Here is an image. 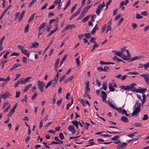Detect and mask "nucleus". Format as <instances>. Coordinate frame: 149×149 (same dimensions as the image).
Listing matches in <instances>:
<instances>
[{
    "label": "nucleus",
    "instance_id": "5701e85b",
    "mask_svg": "<svg viewBox=\"0 0 149 149\" xmlns=\"http://www.w3.org/2000/svg\"><path fill=\"white\" fill-rule=\"evenodd\" d=\"M35 15V13H34L30 17V18L29 20H28V22L29 23L31 21H33V19L34 18V16Z\"/></svg>",
    "mask_w": 149,
    "mask_h": 149
},
{
    "label": "nucleus",
    "instance_id": "c03bdc74",
    "mask_svg": "<svg viewBox=\"0 0 149 149\" xmlns=\"http://www.w3.org/2000/svg\"><path fill=\"white\" fill-rule=\"evenodd\" d=\"M116 52V54L120 57L121 56V55H123V52H121L117 51Z\"/></svg>",
    "mask_w": 149,
    "mask_h": 149
},
{
    "label": "nucleus",
    "instance_id": "bf43d9fd",
    "mask_svg": "<svg viewBox=\"0 0 149 149\" xmlns=\"http://www.w3.org/2000/svg\"><path fill=\"white\" fill-rule=\"evenodd\" d=\"M115 109L119 113H121L122 111V109L121 108H117L116 107Z\"/></svg>",
    "mask_w": 149,
    "mask_h": 149
},
{
    "label": "nucleus",
    "instance_id": "39448f33",
    "mask_svg": "<svg viewBox=\"0 0 149 149\" xmlns=\"http://www.w3.org/2000/svg\"><path fill=\"white\" fill-rule=\"evenodd\" d=\"M38 29L39 30V32L38 33V38H39V36L42 35L43 33L45 31V28H43V26H42L41 24L38 27Z\"/></svg>",
    "mask_w": 149,
    "mask_h": 149
},
{
    "label": "nucleus",
    "instance_id": "bb28decb",
    "mask_svg": "<svg viewBox=\"0 0 149 149\" xmlns=\"http://www.w3.org/2000/svg\"><path fill=\"white\" fill-rule=\"evenodd\" d=\"M84 34V37L87 39L91 37V35L89 33H85Z\"/></svg>",
    "mask_w": 149,
    "mask_h": 149
},
{
    "label": "nucleus",
    "instance_id": "2eb2a0df",
    "mask_svg": "<svg viewBox=\"0 0 149 149\" xmlns=\"http://www.w3.org/2000/svg\"><path fill=\"white\" fill-rule=\"evenodd\" d=\"M74 77L73 76H72L70 77H69L67 79L64 81L63 82L64 84H66L68 82V81H71Z\"/></svg>",
    "mask_w": 149,
    "mask_h": 149
},
{
    "label": "nucleus",
    "instance_id": "680f3d73",
    "mask_svg": "<svg viewBox=\"0 0 149 149\" xmlns=\"http://www.w3.org/2000/svg\"><path fill=\"white\" fill-rule=\"evenodd\" d=\"M148 77H148L146 76L144 77L145 80L147 84H148V81H149V79Z\"/></svg>",
    "mask_w": 149,
    "mask_h": 149
},
{
    "label": "nucleus",
    "instance_id": "58836bf2",
    "mask_svg": "<svg viewBox=\"0 0 149 149\" xmlns=\"http://www.w3.org/2000/svg\"><path fill=\"white\" fill-rule=\"evenodd\" d=\"M37 96V93L36 91L34 92L33 95L32 96V100H33L35 98H36Z\"/></svg>",
    "mask_w": 149,
    "mask_h": 149
},
{
    "label": "nucleus",
    "instance_id": "49530a36",
    "mask_svg": "<svg viewBox=\"0 0 149 149\" xmlns=\"http://www.w3.org/2000/svg\"><path fill=\"white\" fill-rule=\"evenodd\" d=\"M79 57H78L76 59V61L78 66H79L80 65V62L79 60Z\"/></svg>",
    "mask_w": 149,
    "mask_h": 149
},
{
    "label": "nucleus",
    "instance_id": "c9c22d12",
    "mask_svg": "<svg viewBox=\"0 0 149 149\" xmlns=\"http://www.w3.org/2000/svg\"><path fill=\"white\" fill-rule=\"evenodd\" d=\"M52 80H51L47 83V84L46 86L45 89H47L49 86H50L52 85Z\"/></svg>",
    "mask_w": 149,
    "mask_h": 149
},
{
    "label": "nucleus",
    "instance_id": "338daca9",
    "mask_svg": "<svg viewBox=\"0 0 149 149\" xmlns=\"http://www.w3.org/2000/svg\"><path fill=\"white\" fill-rule=\"evenodd\" d=\"M23 62L24 63H27V58L25 56H24L23 58L22 59Z\"/></svg>",
    "mask_w": 149,
    "mask_h": 149
},
{
    "label": "nucleus",
    "instance_id": "864d4df0",
    "mask_svg": "<svg viewBox=\"0 0 149 149\" xmlns=\"http://www.w3.org/2000/svg\"><path fill=\"white\" fill-rule=\"evenodd\" d=\"M120 138V136H114L113 138L111 139V140L114 141L115 140H117V139H119Z\"/></svg>",
    "mask_w": 149,
    "mask_h": 149
},
{
    "label": "nucleus",
    "instance_id": "b1692460",
    "mask_svg": "<svg viewBox=\"0 0 149 149\" xmlns=\"http://www.w3.org/2000/svg\"><path fill=\"white\" fill-rule=\"evenodd\" d=\"M22 83V80H21L20 79L19 80L16 82V83L15 84L14 87L16 88L18 86V85L20 83Z\"/></svg>",
    "mask_w": 149,
    "mask_h": 149
},
{
    "label": "nucleus",
    "instance_id": "473e14b6",
    "mask_svg": "<svg viewBox=\"0 0 149 149\" xmlns=\"http://www.w3.org/2000/svg\"><path fill=\"white\" fill-rule=\"evenodd\" d=\"M81 8L79 9L78 10H77L74 13L73 15L74 17L78 15L80 13V10Z\"/></svg>",
    "mask_w": 149,
    "mask_h": 149
},
{
    "label": "nucleus",
    "instance_id": "774afa93",
    "mask_svg": "<svg viewBox=\"0 0 149 149\" xmlns=\"http://www.w3.org/2000/svg\"><path fill=\"white\" fill-rule=\"evenodd\" d=\"M20 93V92H16L15 97L16 98L18 97H19Z\"/></svg>",
    "mask_w": 149,
    "mask_h": 149
},
{
    "label": "nucleus",
    "instance_id": "aec40b11",
    "mask_svg": "<svg viewBox=\"0 0 149 149\" xmlns=\"http://www.w3.org/2000/svg\"><path fill=\"white\" fill-rule=\"evenodd\" d=\"M120 120L122 121L125 122H128L129 121L127 118L124 116L121 117L120 118Z\"/></svg>",
    "mask_w": 149,
    "mask_h": 149
},
{
    "label": "nucleus",
    "instance_id": "f257e3e1",
    "mask_svg": "<svg viewBox=\"0 0 149 149\" xmlns=\"http://www.w3.org/2000/svg\"><path fill=\"white\" fill-rule=\"evenodd\" d=\"M141 105V103L139 102V100H137L133 107V109H135V110L131 114V116L133 117L137 115L138 113L140 111Z\"/></svg>",
    "mask_w": 149,
    "mask_h": 149
},
{
    "label": "nucleus",
    "instance_id": "7c9ffc66",
    "mask_svg": "<svg viewBox=\"0 0 149 149\" xmlns=\"http://www.w3.org/2000/svg\"><path fill=\"white\" fill-rule=\"evenodd\" d=\"M90 18V16H87L86 17H85L84 18L82 19V22H85L87 21L89 18Z\"/></svg>",
    "mask_w": 149,
    "mask_h": 149
},
{
    "label": "nucleus",
    "instance_id": "4be33fe9",
    "mask_svg": "<svg viewBox=\"0 0 149 149\" xmlns=\"http://www.w3.org/2000/svg\"><path fill=\"white\" fill-rule=\"evenodd\" d=\"M139 89H137L136 92L137 93H145V92L144 91L143 89V88H141V87H139Z\"/></svg>",
    "mask_w": 149,
    "mask_h": 149
},
{
    "label": "nucleus",
    "instance_id": "f704fd0d",
    "mask_svg": "<svg viewBox=\"0 0 149 149\" xmlns=\"http://www.w3.org/2000/svg\"><path fill=\"white\" fill-rule=\"evenodd\" d=\"M120 57H121L123 60L126 61L128 60V59L127 58L126 56L125 55L123 54L122 55H121V56Z\"/></svg>",
    "mask_w": 149,
    "mask_h": 149
},
{
    "label": "nucleus",
    "instance_id": "dca6fc26",
    "mask_svg": "<svg viewBox=\"0 0 149 149\" xmlns=\"http://www.w3.org/2000/svg\"><path fill=\"white\" fill-rule=\"evenodd\" d=\"M21 51L22 53L24 54L25 55L27 56L28 57H29L30 56V53L27 50L24 49Z\"/></svg>",
    "mask_w": 149,
    "mask_h": 149
},
{
    "label": "nucleus",
    "instance_id": "2f4dec72",
    "mask_svg": "<svg viewBox=\"0 0 149 149\" xmlns=\"http://www.w3.org/2000/svg\"><path fill=\"white\" fill-rule=\"evenodd\" d=\"M139 59L140 57H139V56H135L132 58H131L130 59V61H132L134 60Z\"/></svg>",
    "mask_w": 149,
    "mask_h": 149
},
{
    "label": "nucleus",
    "instance_id": "c85d7f7f",
    "mask_svg": "<svg viewBox=\"0 0 149 149\" xmlns=\"http://www.w3.org/2000/svg\"><path fill=\"white\" fill-rule=\"evenodd\" d=\"M36 0H32L28 5L29 8L31 7L34 4V3L36 1Z\"/></svg>",
    "mask_w": 149,
    "mask_h": 149
},
{
    "label": "nucleus",
    "instance_id": "69168bd1",
    "mask_svg": "<svg viewBox=\"0 0 149 149\" xmlns=\"http://www.w3.org/2000/svg\"><path fill=\"white\" fill-rule=\"evenodd\" d=\"M97 70L100 72L104 71L103 68L102 67H100L97 68Z\"/></svg>",
    "mask_w": 149,
    "mask_h": 149
},
{
    "label": "nucleus",
    "instance_id": "4c0bfd02",
    "mask_svg": "<svg viewBox=\"0 0 149 149\" xmlns=\"http://www.w3.org/2000/svg\"><path fill=\"white\" fill-rule=\"evenodd\" d=\"M143 66L145 69H147L148 68H149V62L145 64H144Z\"/></svg>",
    "mask_w": 149,
    "mask_h": 149
},
{
    "label": "nucleus",
    "instance_id": "6e6552de",
    "mask_svg": "<svg viewBox=\"0 0 149 149\" xmlns=\"http://www.w3.org/2000/svg\"><path fill=\"white\" fill-rule=\"evenodd\" d=\"M39 43L36 42L31 43L30 45V48H37L39 47Z\"/></svg>",
    "mask_w": 149,
    "mask_h": 149
},
{
    "label": "nucleus",
    "instance_id": "a878e982",
    "mask_svg": "<svg viewBox=\"0 0 149 149\" xmlns=\"http://www.w3.org/2000/svg\"><path fill=\"white\" fill-rule=\"evenodd\" d=\"M15 111V110L12 109L10 110V111L9 112L8 116L9 117H11L13 115V113H14Z\"/></svg>",
    "mask_w": 149,
    "mask_h": 149
},
{
    "label": "nucleus",
    "instance_id": "e2e57ef3",
    "mask_svg": "<svg viewBox=\"0 0 149 149\" xmlns=\"http://www.w3.org/2000/svg\"><path fill=\"white\" fill-rule=\"evenodd\" d=\"M108 103L111 107L113 109H115L116 107L114 106L110 102H108Z\"/></svg>",
    "mask_w": 149,
    "mask_h": 149
},
{
    "label": "nucleus",
    "instance_id": "4d7b16f0",
    "mask_svg": "<svg viewBox=\"0 0 149 149\" xmlns=\"http://www.w3.org/2000/svg\"><path fill=\"white\" fill-rule=\"evenodd\" d=\"M148 118V116L147 114H145L144 115L143 118H142L143 120H147Z\"/></svg>",
    "mask_w": 149,
    "mask_h": 149
},
{
    "label": "nucleus",
    "instance_id": "f8f14e48",
    "mask_svg": "<svg viewBox=\"0 0 149 149\" xmlns=\"http://www.w3.org/2000/svg\"><path fill=\"white\" fill-rule=\"evenodd\" d=\"M60 61V59L58 58L56 59L55 65L54 69L56 71H57L58 69V65Z\"/></svg>",
    "mask_w": 149,
    "mask_h": 149
},
{
    "label": "nucleus",
    "instance_id": "7ed1b4c3",
    "mask_svg": "<svg viewBox=\"0 0 149 149\" xmlns=\"http://www.w3.org/2000/svg\"><path fill=\"white\" fill-rule=\"evenodd\" d=\"M136 86V84L135 83H133L129 85H127V87H128V91H131L133 92H136L137 89L134 86Z\"/></svg>",
    "mask_w": 149,
    "mask_h": 149
},
{
    "label": "nucleus",
    "instance_id": "a211bd4d",
    "mask_svg": "<svg viewBox=\"0 0 149 149\" xmlns=\"http://www.w3.org/2000/svg\"><path fill=\"white\" fill-rule=\"evenodd\" d=\"M32 86V84H29L28 86H26L25 87V88L23 90V91L24 92H26L27 91H28V89L31 88Z\"/></svg>",
    "mask_w": 149,
    "mask_h": 149
},
{
    "label": "nucleus",
    "instance_id": "393cba45",
    "mask_svg": "<svg viewBox=\"0 0 149 149\" xmlns=\"http://www.w3.org/2000/svg\"><path fill=\"white\" fill-rule=\"evenodd\" d=\"M113 59L114 60L116 61L117 62H121V61H123L122 60L118 58L116 56H114L113 58Z\"/></svg>",
    "mask_w": 149,
    "mask_h": 149
},
{
    "label": "nucleus",
    "instance_id": "8fccbe9b",
    "mask_svg": "<svg viewBox=\"0 0 149 149\" xmlns=\"http://www.w3.org/2000/svg\"><path fill=\"white\" fill-rule=\"evenodd\" d=\"M136 18L138 19H141L143 18V17L141 16L139 14H137L136 15Z\"/></svg>",
    "mask_w": 149,
    "mask_h": 149
},
{
    "label": "nucleus",
    "instance_id": "a18cd8bd",
    "mask_svg": "<svg viewBox=\"0 0 149 149\" xmlns=\"http://www.w3.org/2000/svg\"><path fill=\"white\" fill-rule=\"evenodd\" d=\"M103 89L104 90H106L107 89V85L105 83H103L102 85Z\"/></svg>",
    "mask_w": 149,
    "mask_h": 149
},
{
    "label": "nucleus",
    "instance_id": "f03ea898",
    "mask_svg": "<svg viewBox=\"0 0 149 149\" xmlns=\"http://www.w3.org/2000/svg\"><path fill=\"white\" fill-rule=\"evenodd\" d=\"M37 84L40 91L42 93L44 91L43 88L45 86V83L43 81H39L37 82Z\"/></svg>",
    "mask_w": 149,
    "mask_h": 149
},
{
    "label": "nucleus",
    "instance_id": "0eeeda50",
    "mask_svg": "<svg viewBox=\"0 0 149 149\" xmlns=\"http://www.w3.org/2000/svg\"><path fill=\"white\" fill-rule=\"evenodd\" d=\"M32 78V77H29L26 78L25 79H24V78H22L20 79L21 80H22V83L21 84H24L26 83L28 81H29V79L31 78Z\"/></svg>",
    "mask_w": 149,
    "mask_h": 149
},
{
    "label": "nucleus",
    "instance_id": "ddd939ff",
    "mask_svg": "<svg viewBox=\"0 0 149 149\" xmlns=\"http://www.w3.org/2000/svg\"><path fill=\"white\" fill-rule=\"evenodd\" d=\"M20 66V64H19V63L15 64L13 66L12 68L10 69V70L12 71L13 70H15L16 68H17L19 67Z\"/></svg>",
    "mask_w": 149,
    "mask_h": 149
},
{
    "label": "nucleus",
    "instance_id": "a19ab883",
    "mask_svg": "<svg viewBox=\"0 0 149 149\" xmlns=\"http://www.w3.org/2000/svg\"><path fill=\"white\" fill-rule=\"evenodd\" d=\"M101 93L102 94V97H107V94L105 92L102 91Z\"/></svg>",
    "mask_w": 149,
    "mask_h": 149
},
{
    "label": "nucleus",
    "instance_id": "5fc2aeb1",
    "mask_svg": "<svg viewBox=\"0 0 149 149\" xmlns=\"http://www.w3.org/2000/svg\"><path fill=\"white\" fill-rule=\"evenodd\" d=\"M59 137L61 140H63L64 139V136L63 134L61 133L59 134Z\"/></svg>",
    "mask_w": 149,
    "mask_h": 149
},
{
    "label": "nucleus",
    "instance_id": "72a5a7b5",
    "mask_svg": "<svg viewBox=\"0 0 149 149\" xmlns=\"http://www.w3.org/2000/svg\"><path fill=\"white\" fill-rule=\"evenodd\" d=\"M29 24L26 25L24 28V32L26 33L28 32L29 29Z\"/></svg>",
    "mask_w": 149,
    "mask_h": 149
},
{
    "label": "nucleus",
    "instance_id": "423d86ee",
    "mask_svg": "<svg viewBox=\"0 0 149 149\" xmlns=\"http://www.w3.org/2000/svg\"><path fill=\"white\" fill-rule=\"evenodd\" d=\"M127 146V143L125 142L120 143L118 144L117 146V149H123Z\"/></svg>",
    "mask_w": 149,
    "mask_h": 149
},
{
    "label": "nucleus",
    "instance_id": "3c124183",
    "mask_svg": "<svg viewBox=\"0 0 149 149\" xmlns=\"http://www.w3.org/2000/svg\"><path fill=\"white\" fill-rule=\"evenodd\" d=\"M104 7L102 5V4L100 3L98 5L97 8L102 10V9Z\"/></svg>",
    "mask_w": 149,
    "mask_h": 149
},
{
    "label": "nucleus",
    "instance_id": "1a4fd4ad",
    "mask_svg": "<svg viewBox=\"0 0 149 149\" xmlns=\"http://www.w3.org/2000/svg\"><path fill=\"white\" fill-rule=\"evenodd\" d=\"M92 5V4H91V5H88L87 6H85L83 8L81 13L85 14V13H87V10L91 7Z\"/></svg>",
    "mask_w": 149,
    "mask_h": 149
},
{
    "label": "nucleus",
    "instance_id": "ea45409f",
    "mask_svg": "<svg viewBox=\"0 0 149 149\" xmlns=\"http://www.w3.org/2000/svg\"><path fill=\"white\" fill-rule=\"evenodd\" d=\"M5 38V36H3L0 40V46H1H1L2 45L3 42Z\"/></svg>",
    "mask_w": 149,
    "mask_h": 149
},
{
    "label": "nucleus",
    "instance_id": "4468645a",
    "mask_svg": "<svg viewBox=\"0 0 149 149\" xmlns=\"http://www.w3.org/2000/svg\"><path fill=\"white\" fill-rule=\"evenodd\" d=\"M109 88V91L111 92L114 91L115 90V89L113 87V86L111 83H109L108 85Z\"/></svg>",
    "mask_w": 149,
    "mask_h": 149
},
{
    "label": "nucleus",
    "instance_id": "0e129e2a",
    "mask_svg": "<svg viewBox=\"0 0 149 149\" xmlns=\"http://www.w3.org/2000/svg\"><path fill=\"white\" fill-rule=\"evenodd\" d=\"M121 88L125 90L128 91V87H127V86H121Z\"/></svg>",
    "mask_w": 149,
    "mask_h": 149
},
{
    "label": "nucleus",
    "instance_id": "9d476101",
    "mask_svg": "<svg viewBox=\"0 0 149 149\" xmlns=\"http://www.w3.org/2000/svg\"><path fill=\"white\" fill-rule=\"evenodd\" d=\"M75 26L74 24H69L64 28V30H66L68 29H70L75 27Z\"/></svg>",
    "mask_w": 149,
    "mask_h": 149
},
{
    "label": "nucleus",
    "instance_id": "13d9d810",
    "mask_svg": "<svg viewBox=\"0 0 149 149\" xmlns=\"http://www.w3.org/2000/svg\"><path fill=\"white\" fill-rule=\"evenodd\" d=\"M52 28V26L50 25V24H49V25L47 26L46 27V30L48 31H50V30Z\"/></svg>",
    "mask_w": 149,
    "mask_h": 149
},
{
    "label": "nucleus",
    "instance_id": "e433bc0d",
    "mask_svg": "<svg viewBox=\"0 0 149 149\" xmlns=\"http://www.w3.org/2000/svg\"><path fill=\"white\" fill-rule=\"evenodd\" d=\"M85 15L84 14H83L82 13H81V14H80V15L79 17L76 20H79V19H81L82 17H84V16Z\"/></svg>",
    "mask_w": 149,
    "mask_h": 149
},
{
    "label": "nucleus",
    "instance_id": "09e8293b",
    "mask_svg": "<svg viewBox=\"0 0 149 149\" xmlns=\"http://www.w3.org/2000/svg\"><path fill=\"white\" fill-rule=\"evenodd\" d=\"M133 136L135 137V138H136L139 136V133L137 132H135L133 133Z\"/></svg>",
    "mask_w": 149,
    "mask_h": 149
},
{
    "label": "nucleus",
    "instance_id": "de8ad7c7",
    "mask_svg": "<svg viewBox=\"0 0 149 149\" xmlns=\"http://www.w3.org/2000/svg\"><path fill=\"white\" fill-rule=\"evenodd\" d=\"M101 10L98 9V8H97L96 10V13L97 14V15L98 16L100 15V13H101Z\"/></svg>",
    "mask_w": 149,
    "mask_h": 149
},
{
    "label": "nucleus",
    "instance_id": "412c9836",
    "mask_svg": "<svg viewBox=\"0 0 149 149\" xmlns=\"http://www.w3.org/2000/svg\"><path fill=\"white\" fill-rule=\"evenodd\" d=\"M72 124L75 126L77 129H78V123L77 120H73L72 121Z\"/></svg>",
    "mask_w": 149,
    "mask_h": 149
},
{
    "label": "nucleus",
    "instance_id": "603ef678",
    "mask_svg": "<svg viewBox=\"0 0 149 149\" xmlns=\"http://www.w3.org/2000/svg\"><path fill=\"white\" fill-rule=\"evenodd\" d=\"M141 14L142 15H143V16H147L148 15L147 12L145 11L141 12Z\"/></svg>",
    "mask_w": 149,
    "mask_h": 149
},
{
    "label": "nucleus",
    "instance_id": "79ce46f5",
    "mask_svg": "<svg viewBox=\"0 0 149 149\" xmlns=\"http://www.w3.org/2000/svg\"><path fill=\"white\" fill-rule=\"evenodd\" d=\"M62 102V99L61 98L60 100H58L56 102V104L58 106H60L61 103Z\"/></svg>",
    "mask_w": 149,
    "mask_h": 149
},
{
    "label": "nucleus",
    "instance_id": "20e7f679",
    "mask_svg": "<svg viewBox=\"0 0 149 149\" xmlns=\"http://www.w3.org/2000/svg\"><path fill=\"white\" fill-rule=\"evenodd\" d=\"M11 96V95L10 93L7 91L5 92L3 94V93H1L0 94V97L1 98H2L4 100L6 99L7 98Z\"/></svg>",
    "mask_w": 149,
    "mask_h": 149
},
{
    "label": "nucleus",
    "instance_id": "9b49d317",
    "mask_svg": "<svg viewBox=\"0 0 149 149\" xmlns=\"http://www.w3.org/2000/svg\"><path fill=\"white\" fill-rule=\"evenodd\" d=\"M99 27L97 26V24H96L94 28L92 29V31L91 32L92 34H94L97 30L99 29Z\"/></svg>",
    "mask_w": 149,
    "mask_h": 149
},
{
    "label": "nucleus",
    "instance_id": "f3484780",
    "mask_svg": "<svg viewBox=\"0 0 149 149\" xmlns=\"http://www.w3.org/2000/svg\"><path fill=\"white\" fill-rule=\"evenodd\" d=\"M67 54H65V55L63 57V58L61 60L60 63V65L59 67H60L61 65L63 63L64 61L66 60V58L67 57Z\"/></svg>",
    "mask_w": 149,
    "mask_h": 149
},
{
    "label": "nucleus",
    "instance_id": "052dcab7",
    "mask_svg": "<svg viewBox=\"0 0 149 149\" xmlns=\"http://www.w3.org/2000/svg\"><path fill=\"white\" fill-rule=\"evenodd\" d=\"M65 75H64L60 77L59 80L60 82H61V81L63 80L65 78Z\"/></svg>",
    "mask_w": 149,
    "mask_h": 149
},
{
    "label": "nucleus",
    "instance_id": "cd10ccee",
    "mask_svg": "<svg viewBox=\"0 0 149 149\" xmlns=\"http://www.w3.org/2000/svg\"><path fill=\"white\" fill-rule=\"evenodd\" d=\"M74 127L73 125H71L68 127V129L70 132H72L74 129Z\"/></svg>",
    "mask_w": 149,
    "mask_h": 149
},
{
    "label": "nucleus",
    "instance_id": "6ab92c4d",
    "mask_svg": "<svg viewBox=\"0 0 149 149\" xmlns=\"http://www.w3.org/2000/svg\"><path fill=\"white\" fill-rule=\"evenodd\" d=\"M10 79V78L9 76H8L6 79L2 78H0V81H5V82H7Z\"/></svg>",
    "mask_w": 149,
    "mask_h": 149
},
{
    "label": "nucleus",
    "instance_id": "c756f323",
    "mask_svg": "<svg viewBox=\"0 0 149 149\" xmlns=\"http://www.w3.org/2000/svg\"><path fill=\"white\" fill-rule=\"evenodd\" d=\"M110 68L108 66H105L103 68V70L104 72H108L110 70Z\"/></svg>",
    "mask_w": 149,
    "mask_h": 149
},
{
    "label": "nucleus",
    "instance_id": "37998d69",
    "mask_svg": "<svg viewBox=\"0 0 149 149\" xmlns=\"http://www.w3.org/2000/svg\"><path fill=\"white\" fill-rule=\"evenodd\" d=\"M19 54L18 53L16 52H13L10 55V56H18L19 55Z\"/></svg>",
    "mask_w": 149,
    "mask_h": 149
},
{
    "label": "nucleus",
    "instance_id": "6e6d98bb",
    "mask_svg": "<svg viewBox=\"0 0 149 149\" xmlns=\"http://www.w3.org/2000/svg\"><path fill=\"white\" fill-rule=\"evenodd\" d=\"M141 123H133V125L136 127H140L141 126Z\"/></svg>",
    "mask_w": 149,
    "mask_h": 149
}]
</instances>
